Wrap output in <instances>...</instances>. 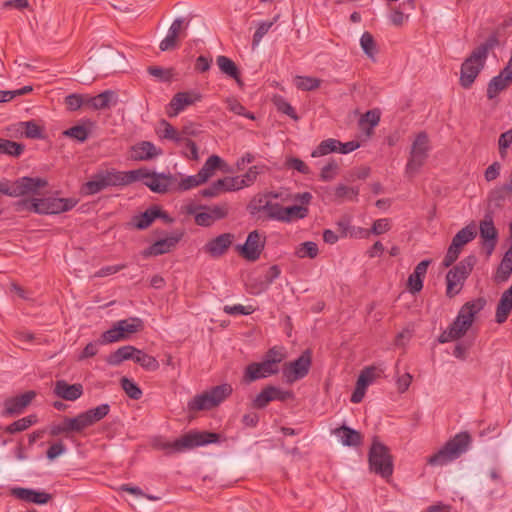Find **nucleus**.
I'll use <instances>...</instances> for the list:
<instances>
[{"label":"nucleus","instance_id":"f257e3e1","mask_svg":"<svg viewBox=\"0 0 512 512\" xmlns=\"http://www.w3.org/2000/svg\"><path fill=\"white\" fill-rule=\"evenodd\" d=\"M499 31L494 30L484 43L477 46L463 61L460 69L459 83L462 88L470 89L483 70L489 51L499 45Z\"/></svg>","mask_w":512,"mask_h":512},{"label":"nucleus","instance_id":"f03ea898","mask_svg":"<svg viewBox=\"0 0 512 512\" xmlns=\"http://www.w3.org/2000/svg\"><path fill=\"white\" fill-rule=\"evenodd\" d=\"M471 442V435L467 431L459 432L449 439L441 449L429 456L427 464L431 466L446 465L465 453Z\"/></svg>","mask_w":512,"mask_h":512},{"label":"nucleus","instance_id":"7ed1b4c3","mask_svg":"<svg viewBox=\"0 0 512 512\" xmlns=\"http://www.w3.org/2000/svg\"><path fill=\"white\" fill-rule=\"evenodd\" d=\"M368 463L371 472L388 479L394 471L393 456L388 446L374 437L368 452Z\"/></svg>","mask_w":512,"mask_h":512},{"label":"nucleus","instance_id":"20e7f679","mask_svg":"<svg viewBox=\"0 0 512 512\" xmlns=\"http://www.w3.org/2000/svg\"><path fill=\"white\" fill-rule=\"evenodd\" d=\"M220 440V434L210 431H190L173 442L161 444L163 450L172 452H182L184 450L217 443Z\"/></svg>","mask_w":512,"mask_h":512},{"label":"nucleus","instance_id":"39448f33","mask_svg":"<svg viewBox=\"0 0 512 512\" xmlns=\"http://www.w3.org/2000/svg\"><path fill=\"white\" fill-rule=\"evenodd\" d=\"M477 263V257L474 254L468 255L463 258L458 264L450 269L446 274V295L453 298L457 295L465 280L471 274L474 266Z\"/></svg>","mask_w":512,"mask_h":512},{"label":"nucleus","instance_id":"423d86ee","mask_svg":"<svg viewBox=\"0 0 512 512\" xmlns=\"http://www.w3.org/2000/svg\"><path fill=\"white\" fill-rule=\"evenodd\" d=\"M429 138L422 131L416 135L412 143L410 155L406 164L405 173L409 178L414 177L428 158Z\"/></svg>","mask_w":512,"mask_h":512},{"label":"nucleus","instance_id":"0eeeda50","mask_svg":"<svg viewBox=\"0 0 512 512\" xmlns=\"http://www.w3.org/2000/svg\"><path fill=\"white\" fill-rule=\"evenodd\" d=\"M311 365L312 351L310 349H306L294 361L284 363L282 367L283 377L287 383L292 384L305 378L310 371Z\"/></svg>","mask_w":512,"mask_h":512},{"label":"nucleus","instance_id":"6e6552de","mask_svg":"<svg viewBox=\"0 0 512 512\" xmlns=\"http://www.w3.org/2000/svg\"><path fill=\"white\" fill-rule=\"evenodd\" d=\"M143 176L142 179H149L144 181L145 186H147L152 192L165 194L170 191H176V182L177 178L173 174H165L158 173L155 171H149L146 168H139Z\"/></svg>","mask_w":512,"mask_h":512},{"label":"nucleus","instance_id":"1a4fd4ad","mask_svg":"<svg viewBox=\"0 0 512 512\" xmlns=\"http://www.w3.org/2000/svg\"><path fill=\"white\" fill-rule=\"evenodd\" d=\"M265 243L266 237L262 238L258 230H253L248 234L245 243L237 246V251L245 260L255 262L260 258Z\"/></svg>","mask_w":512,"mask_h":512},{"label":"nucleus","instance_id":"9d476101","mask_svg":"<svg viewBox=\"0 0 512 512\" xmlns=\"http://www.w3.org/2000/svg\"><path fill=\"white\" fill-rule=\"evenodd\" d=\"M184 231L175 230L169 236L156 240L150 246L145 248L141 255L144 258L156 257L171 252L182 240Z\"/></svg>","mask_w":512,"mask_h":512},{"label":"nucleus","instance_id":"9b49d317","mask_svg":"<svg viewBox=\"0 0 512 512\" xmlns=\"http://www.w3.org/2000/svg\"><path fill=\"white\" fill-rule=\"evenodd\" d=\"M41 202L40 215L60 214L72 210L78 203L75 198L45 197Z\"/></svg>","mask_w":512,"mask_h":512},{"label":"nucleus","instance_id":"f8f14e48","mask_svg":"<svg viewBox=\"0 0 512 512\" xmlns=\"http://www.w3.org/2000/svg\"><path fill=\"white\" fill-rule=\"evenodd\" d=\"M279 372V366H273L270 362L262 359L261 362H252L246 366L243 380L252 383L261 378H267Z\"/></svg>","mask_w":512,"mask_h":512},{"label":"nucleus","instance_id":"ddd939ff","mask_svg":"<svg viewBox=\"0 0 512 512\" xmlns=\"http://www.w3.org/2000/svg\"><path fill=\"white\" fill-rule=\"evenodd\" d=\"M108 187L127 186L135 181L141 180V170L117 171L115 169L101 171Z\"/></svg>","mask_w":512,"mask_h":512},{"label":"nucleus","instance_id":"4468645a","mask_svg":"<svg viewBox=\"0 0 512 512\" xmlns=\"http://www.w3.org/2000/svg\"><path fill=\"white\" fill-rule=\"evenodd\" d=\"M36 397V392L33 390L26 391L23 394L7 398L4 401L3 416H16L21 414L24 409Z\"/></svg>","mask_w":512,"mask_h":512},{"label":"nucleus","instance_id":"2eb2a0df","mask_svg":"<svg viewBox=\"0 0 512 512\" xmlns=\"http://www.w3.org/2000/svg\"><path fill=\"white\" fill-rule=\"evenodd\" d=\"M479 229L482 246L485 249L486 255L489 257L496 247L498 231L494 225L493 219L487 216L480 222Z\"/></svg>","mask_w":512,"mask_h":512},{"label":"nucleus","instance_id":"dca6fc26","mask_svg":"<svg viewBox=\"0 0 512 512\" xmlns=\"http://www.w3.org/2000/svg\"><path fill=\"white\" fill-rule=\"evenodd\" d=\"M234 240V235L232 233H223L218 235L217 237L209 240L204 246L203 250L205 253L210 255L212 258L217 259L222 257L230 246L232 245Z\"/></svg>","mask_w":512,"mask_h":512},{"label":"nucleus","instance_id":"f3484780","mask_svg":"<svg viewBox=\"0 0 512 512\" xmlns=\"http://www.w3.org/2000/svg\"><path fill=\"white\" fill-rule=\"evenodd\" d=\"M237 180L233 176H226L212 182L207 188L199 191V195L203 198H213L221 193L238 191L236 186Z\"/></svg>","mask_w":512,"mask_h":512},{"label":"nucleus","instance_id":"a211bd4d","mask_svg":"<svg viewBox=\"0 0 512 512\" xmlns=\"http://www.w3.org/2000/svg\"><path fill=\"white\" fill-rule=\"evenodd\" d=\"M188 26L189 21H186L184 18L175 19L168 30L167 36L160 42V50L170 51L175 49L178 45V37Z\"/></svg>","mask_w":512,"mask_h":512},{"label":"nucleus","instance_id":"6ab92c4d","mask_svg":"<svg viewBox=\"0 0 512 512\" xmlns=\"http://www.w3.org/2000/svg\"><path fill=\"white\" fill-rule=\"evenodd\" d=\"M11 494L17 499L34 503L37 505L47 504L53 495L44 491H38L32 488L16 487L11 490Z\"/></svg>","mask_w":512,"mask_h":512},{"label":"nucleus","instance_id":"aec40b11","mask_svg":"<svg viewBox=\"0 0 512 512\" xmlns=\"http://www.w3.org/2000/svg\"><path fill=\"white\" fill-rule=\"evenodd\" d=\"M83 392L81 383L69 384L65 380H57L53 389L55 396L66 401H76L83 395Z\"/></svg>","mask_w":512,"mask_h":512},{"label":"nucleus","instance_id":"412c9836","mask_svg":"<svg viewBox=\"0 0 512 512\" xmlns=\"http://www.w3.org/2000/svg\"><path fill=\"white\" fill-rule=\"evenodd\" d=\"M486 305V300L483 297H479L475 300L466 302L459 310L456 320L464 325V322L469 324V328L472 326L475 316L479 313Z\"/></svg>","mask_w":512,"mask_h":512},{"label":"nucleus","instance_id":"4be33fe9","mask_svg":"<svg viewBox=\"0 0 512 512\" xmlns=\"http://www.w3.org/2000/svg\"><path fill=\"white\" fill-rule=\"evenodd\" d=\"M201 98V94L194 91L176 93L169 103L173 111L168 112V115L170 117L178 115L187 106L193 105L195 102L200 101Z\"/></svg>","mask_w":512,"mask_h":512},{"label":"nucleus","instance_id":"5701e85b","mask_svg":"<svg viewBox=\"0 0 512 512\" xmlns=\"http://www.w3.org/2000/svg\"><path fill=\"white\" fill-rule=\"evenodd\" d=\"M46 185L47 181L45 179L24 176L14 181V192L16 197L24 196L29 193H37L40 188Z\"/></svg>","mask_w":512,"mask_h":512},{"label":"nucleus","instance_id":"b1692460","mask_svg":"<svg viewBox=\"0 0 512 512\" xmlns=\"http://www.w3.org/2000/svg\"><path fill=\"white\" fill-rule=\"evenodd\" d=\"M182 211L188 215H194L195 223L201 227H210L214 220L205 205H196L193 202L182 207Z\"/></svg>","mask_w":512,"mask_h":512},{"label":"nucleus","instance_id":"393cba45","mask_svg":"<svg viewBox=\"0 0 512 512\" xmlns=\"http://www.w3.org/2000/svg\"><path fill=\"white\" fill-rule=\"evenodd\" d=\"M131 150L133 152L132 158L136 161L151 160L162 154V150L157 149L150 141L138 142L131 147Z\"/></svg>","mask_w":512,"mask_h":512},{"label":"nucleus","instance_id":"a878e982","mask_svg":"<svg viewBox=\"0 0 512 512\" xmlns=\"http://www.w3.org/2000/svg\"><path fill=\"white\" fill-rule=\"evenodd\" d=\"M94 122L90 119H85L81 124L74 125L62 132L63 136L79 143H84L88 140Z\"/></svg>","mask_w":512,"mask_h":512},{"label":"nucleus","instance_id":"bb28decb","mask_svg":"<svg viewBox=\"0 0 512 512\" xmlns=\"http://www.w3.org/2000/svg\"><path fill=\"white\" fill-rule=\"evenodd\" d=\"M469 330V324L464 322V325L459 323L456 319L444 330L438 337L437 341L440 344L448 343L451 341L462 338Z\"/></svg>","mask_w":512,"mask_h":512},{"label":"nucleus","instance_id":"cd10ccee","mask_svg":"<svg viewBox=\"0 0 512 512\" xmlns=\"http://www.w3.org/2000/svg\"><path fill=\"white\" fill-rule=\"evenodd\" d=\"M333 433L341 438L342 445L348 447H357L363 442L361 432L347 426L342 425L333 430Z\"/></svg>","mask_w":512,"mask_h":512},{"label":"nucleus","instance_id":"c85d7f7f","mask_svg":"<svg viewBox=\"0 0 512 512\" xmlns=\"http://www.w3.org/2000/svg\"><path fill=\"white\" fill-rule=\"evenodd\" d=\"M137 352L138 348L135 346L125 345L110 353L106 358V362L111 366H119L122 362L127 360H133L135 362Z\"/></svg>","mask_w":512,"mask_h":512},{"label":"nucleus","instance_id":"c756f323","mask_svg":"<svg viewBox=\"0 0 512 512\" xmlns=\"http://www.w3.org/2000/svg\"><path fill=\"white\" fill-rule=\"evenodd\" d=\"M111 103H117V94L113 90H105L96 96L87 95V105L94 110L107 109Z\"/></svg>","mask_w":512,"mask_h":512},{"label":"nucleus","instance_id":"7c9ffc66","mask_svg":"<svg viewBox=\"0 0 512 512\" xmlns=\"http://www.w3.org/2000/svg\"><path fill=\"white\" fill-rule=\"evenodd\" d=\"M227 166L226 162L218 155H211L205 161L202 168L198 171L200 180L206 183L211 178L216 170L225 171Z\"/></svg>","mask_w":512,"mask_h":512},{"label":"nucleus","instance_id":"2f4dec72","mask_svg":"<svg viewBox=\"0 0 512 512\" xmlns=\"http://www.w3.org/2000/svg\"><path fill=\"white\" fill-rule=\"evenodd\" d=\"M110 412V405L107 403L101 404L95 408L88 409L81 412V418L85 424L86 429L93 426L97 422L104 419Z\"/></svg>","mask_w":512,"mask_h":512},{"label":"nucleus","instance_id":"473e14b6","mask_svg":"<svg viewBox=\"0 0 512 512\" xmlns=\"http://www.w3.org/2000/svg\"><path fill=\"white\" fill-rule=\"evenodd\" d=\"M216 63L223 74L234 79L240 87L244 85L241 79V72L232 59L224 55H219L216 59Z\"/></svg>","mask_w":512,"mask_h":512},{"label":"nucleus","instance_id":"72a5a7b5","mask_svg":"<svg viewBox=\"0 0 512 512\" xmlns=\"http://www.w3.org/2000/svg\"><path fill=\"white\" fill-rule=\"evenodd\" d=\"M64 437L66 439H72L74 435H83L86 427L81 418L80 413L75 417L64 416L62 419Z\"/></svg>","mask_w":512,"mask_h":512},{"label":"nucleus","instance_id":"f704fd0d","mask_svg":"<svg viewBox=\"0 0 512 512\" xmlns=\"http://www.w3.org/2000/svg\"><path fill=\"white\" fill-rule=\"evenodd\" d=\"M512 195V184L508 181L493 188L488 194V200L496 208H501L507 198Z\"/></svg>","mask_w":512,"mask_h":512},{"label":"nucleus","instance_id":"c9c22d12","mask_svg":"<svg viewBox=\"0 0 512 512\" xmlns=\"http://www.w3.org/2000/svg\"><path fill=\"white\" fill-rule=\"evenodd\" d=\"M156 220V205H151L144 212L136 214L131 219V225L138 230H145Z\"/></svg>","mask_w":512,"mask_h":512},{"label":"nucleus","instance_id":"e433bc0d","mask_svg":"<svg viewBox=\"0 0 512 512\" xmlns=\"http://www.w3.org/2000/svg\"><path fill=\"white\" fill-rule=\"evenodd\" d=\"M120 333L126 336V340L130 338L131 334L140 332L144 328V322L138 317H129L128 319L119 320L116 322Z\"/></svg>","mask_w":512,"mask_h":512},{"label":"nucleus","instance_id":"4c0bfd02","mask_svg":"<svg viewBox=\"0 0 512 512\" xmlns=\"http://www.w3.org/2000/svg\"><path fill=\"white\" fill-rule=\"evenodd\" d=\"M106 188H108V186L105 182V178L103 177L100 171L92 175L91 179L82 185L81 192L84 195H94Z\"/></svg>","mask_w":512,"mask_h":512},{"label":"nucleus","instance_id":"58836bf2","mask_svg":"<svg viewBox=\"0 0 512 512\" xmlns=\"http://www.w3.org/2000/svg\"><path fill=\"white\" fill-rule=\"evenodd\" d=\"M265 168V165H254L250 167L244 175L233 176V178L237 180V189L240 190L244 187L251 186L256 181L257 176L264 172Z\"/></svg>","mask_w":512,"mask_h":512},{"label":"nucleus","instance_id":"ea45409f","mask_svg":"<svg viewBox=\"0 0 512 512\" xmlns=\"http://www.w3.org/2000/svg\"><path fill=\"white\" fill-rule=\"evenodd\" d=\"M217 405L214 403L209 391L195 396L189 403L188 408L191 411L211 410Z\"/></svg>","mask_w":512,"mask_h":512},{"label":"nucleus","instance_id":"a19ab883","mask_svg":"<svg viewBox=\"0 0 512 512\" xmlns=\"http://www.w3.org/2000/svg\"><path fill=\"white\" fill-rule=\"evenodd\" d=\"M512 311V299L502 293L501 298L496 307L495 321L498 324L506 322Z\"/></svg>","mask_w":512,"mask_h":512},{"label":"nucleus","instance_id":"79ce46f5","mask_svg":"<svg viewBox=\"0 0 512 512\" xmlns=\"http://www.w3.org/2000/svg\"><path fill=\"white\" fill-rule=\"evenodd\" d=\"M18 125L24 129L23 134L28 139H45V129L34 120L19 122Z\"/></svg>","mask_w":512,"mask_h":512},{"label":"nucleus","instance_id":"37998d69","mask_svg":"<svg viewBox=\"0 0 512 512\" xmlns=\"http://www.w3.org/2000/svg\"><path fill=\"white\" fill-rule=\"evenodd\" d=\"M309 209L306 206L292 205L283 208L281 222L290 223L296 219H303L308 216Z\"/></svg>","mask_w":512,"mask_h":512},{"label":"nucleus","instance_id":"c03bdc74","mask_svg":"<svg viewBox=\"0 0 512 512\" xmlns=\"http://www.w3.org/2000/svg\"><path fill=\"white\" fill-rule=\"evenodd\" d=\"M477 235L476 228L473 224L467 225L459 230L452 239L454 246L463 248L466 244L471 242Z\"/></svg>","mask_w":512,"mask_h":512},{"label":"nucleus","instance_id":"a18cd8bd","mask_svg":"<svg viewBox=\"0 0 512 512\" xmlns=\"http://www.w3.org/2000/svg\"><path fill=\"white\" fill-rule=\"evenodd\" d=\"M37 416L35 414L28 415L26 417H23L21 419H18L14 421L13 423L9 424L5 427V432L8 434H15L18 432H22L26 429H28L30 426L37 423Z\"/></svg>","mask_w":512,"mask_h":512},{"label":"nucleus","instance_id":"49530a36","mask_svg":"<svg viewBox=\"0 0 512 512\" xmlns=\"http://www.w3.org/2000/svg\"><path fill=\"white\" fill-rule=\"evenodd\" d=\"M511 84L498 76L493 77L487 85L486 96L489 100L496 98L502 91L506 90Z\"/></svg>","mask_w":512,"mask_h":512},{"label":"nucleus","instance_id":"de8ad7c7","mask_svg":"<svg viewBox=\"0 0 512 512\" xmlns=\"http://www.w3.org/2000/svg\"><path fill=\"white\" fill-rule=\"evenodd\" d=\"M25 150V145L12 140L0 138V153L19 157Z\"/></svg>","mask_w":512,"mask_h":512},{"label":"nucleus","instance_id":"09e8293b","mask_svg":"<svg viewBox=\"0 0 512 512\" xmlns=\"http://www.w3.org/2000/svg\"><path fill=\"white\" fill-rule=\"evenodd\" d=\"M337 145H340V141L329 138L320 142V144L312 151L311 156L321 157L327 154L337 152Z\"/></svg>","mask_w":512,"mask_h":512},{"label":"nucleus","instance_id":"8fccbe9b","mask_svg":"<svg viewBox=\"0 0 512 512\" xmlns=\"http://www.w3.org/2000/svg\"><path fill=\"white\" fill-rule=\"evenodd\" d=\"M120 385H121V388L126 393V395L133 400H139L143 395L142 389L132 379H129L127 377H122L120 379Z\"/></svg>","mask_w":512,"mask_h":512},{"label":"nucleus","instance_id":"3c124183","mask_svg":"<svg viewBox=\"0 0 512 512\" xmlns=\"http://www.w3.org/2000/svg\"><path fill=\"white\" fill-rule=\"evenodd\" d=\"M135 363L139 364L146 371H156L160 366L158 360L155 357L145 353L140 349H138Z\"/></svg>","mask_w":512,"mask_h":512},{"label":"nucleus","instance_id":"603ef678","mask_svg":"<svg viewBox=\"0 0 512 512\" xmlns=\"http://www.w3.org/2000/svg\"><path fill=\"white\" fill-rule=\"evenodd\" d=\"M232 392L233 388L228 383L214 386L209 390V393L211 394L212 399L217 406L220 403H222L226 398H228L232 394Z\"/></svg>","mask_w":512,"mask_h":512},{"label":"nucleus","instance_id":"864d4df0","mask_svg":"<svg viewBox=\"0 0 512 512\" xmlns=\"http://www.w3.org/2000/svg\"><path fill=\"white\" fill-rule=\"evenodd\" d=\"M123 340H126V336L124 334L120 333V330L115 322L110 329L104 331L101 334V336L99 338V343L101 345H105V344L115 343V342H119V341H123Z\"/></svg>","mask_w":512,"mask_h":512},{"label":"nucleus","instance_id":"5fc2aeb1","mask_svg":"<svg viewBox=\"0 0 512 512\" xmlns=\"http://www.w3.org/2000/svg\"><path fill=\"white\" fill-rule=\"evenodd\" d=\"M358 195V187H349L344 184H339L335 188V198L339 201H343L344 199L358 201Z\"/></svg>","mask_w":512,"mask_h":512},{"label":"nucleus","instance_id":"6e6d98bb","mask_svg":"<svg viewBox=\"0 0 512 512\" xmlns=\"http://www.w3.org/2000/svg\"><path fill=\"white\" fill-rule=\"evenodd\" d=\"M160 125L164 127L162 132H159V136L161 138L174 141L177 144L182 143L183 137L181 136L180 132L177 131L174 126L169 123L167 120L162 119L160 121Z\"/></svg>","mask_w":512,"mask_h":512},{"label":"nucleus","instance_id":"4d7b16f0","mask_svg":"<svg viewBox=\"0 0 512 512\" xmlns=\"http://www.w3.org/2000/svg\"><path fill=\"white\" fill-rule=\"evenodd\" d=\"M319 253L318 246L313 241H306L301 243L296 249V256L299 258L314 259Z\"/></svg>","mask_w":512,"mask_h":512},{"label":"nucleus","instance_id":"13d9d810","mask_svg":"<svg viewBox=\"0 0 512 512\" xmlns=\"http://www.w3.org/2000/svg\"><path fill=\"white\" fill-rule=\"evenodd\" d=\"M286 358L285 349L282 346H273L268 349L263 359L270 362L273 366H279V364Z\"/></svg>","mask_w":512,"mask_h":512},{"label":"nucleus","instance_id":"bf43d9fd","mask_svg":"<svg viewBox=\"0 0 512 512\" xmlns=\"http://www.w3.org/2000/svg\"><path fill=\"white\" fill-rule=\"evenodd\" d=\"M360 45L363 52L370 58L377 54L378 50L373 35L370 32H364L360 38Z\"/></svg>","mask_w":512,"mask_h":512},{"label":"nucleus","instance_id":"052dcab7","mask_svg":"<svg viewBox=\"0 0 512 512\" xmlns=\"http://www.w3.org/2000/svg\"><path fill=\"white\" fill-rule=\"evenodd\" d=\"M64 103L68 111L74 112L79 110L84 104L87 105V95L77 93L69 94L65 97Z\"/></svg>","mask_w":512,"mask_h":512},{"label":"nucleus","instance_id":"680f3d73","mask_svg":"<svg viewBox=\"0 0 512 512\" xmlns=\"http://www.w3.org/2000/svg\"><path fill=\"white\" fill-rule=\"evenodd\" d=\"M320 85L321 80L311 76H300L296 83L297 88L302 91H313L319 88Z\"/></svg>","mask_w":512,"mask_h":512},{"label":"nucleus","instance_id":"e2e57ef3","mask_svg":"<svg viewBox=\"0 0 512 512\" xmlns=\"http://www.w3.org/2000/svg\"><path fill=\"white\" fill-rule=\"evenodd\" d=\"M201 184H204V182L200 180V176L197 173L196 175L183 178L180 182H176V191H188Z\"/></svg>","mask_w":512,"mask_h":512},{"label":"nucleus","instance_id":"0e129e2a","mask_svg":"<svg viewBox=\"0 0 512 512\" xmlns=\"http://www.w3.org/2000/svg\"><path fill=\"white\" fill-rule=\"evenodd\" d=\"M272 401V397L270 395L269 386H266L261 390V392L253 399L252 408L254 409H264L268 406V404Z\"/></svg>","mask_w":512,"mask_h":512},{"label":"nucleus","instance_id":"69168bd1","mask_svg":"<svg viewBox=\"0 0 512 512\" xmlns=\"http://www.w3.org/2000/svg\"><path fill=\"white\" fill-rule=\"evenodd\" d=\"M424 277L412 272L407 280V288L413 295L419 293L423 289Z\"/></svg>","mask_w":512,"mask_h":512},{"label":"nucleus","instance_id":"338daca9","mask_svg":"<svg viewBox=\"0 0 512 512\" xmlns=\"http://www.w3.org/2000/svg\"><path fill=\"white\" fill-rule=\"evenodd\" d=\"M273 24L274 21H263L258 24L252 38L253 46H257L260 43L262 38L268 33Z\"/></svg>","mask_w":512,"mask_h":512},{"label":"nucleus","instance_id":"774afa93","mask_svg":"<svg viewBox=\"0 0 512 512\" xmlns=\"http://www.w3.org/2000/svg\"><path fill=\"white\" fill-rule=\"evenodd\" d=\"M512 273V258H502L499 267L497 268V277L501 281H507Z\"/></svg>","mask_w":512,"mask_h":512}]
</instances>
